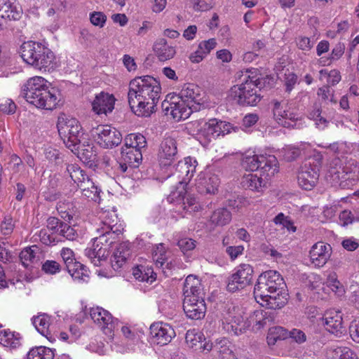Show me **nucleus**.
Returning a JSON list of instances; mask_svg holds the SVG:
<instances>
[{
    "mask_svg": "<svg viewBox=\"0 0 359 359\" xmlns=\"http://www.w3.org/2000/svg\"><path fill=\"white\" fill-rule=\"evenodd\" d=\"M345 45L343 43L339 42L332 49L331 55L327 60H330V62L339 60L343 55Z\"/></svg>",
    "mask_w": 359,
    "mask_h": 359,
    "instance_id": "nucleus-56",
    "label": "nucleus"
},
{
    "mask_svg": "<svg viewBox=\"0 0 359 359\" xmlns=\"http://www.w3.org/2000/svg\"><path fill=\"white\" fill-rule=\"evenodd\" d=\"M241 165L246 170L257 171L259 173L262 165L261 155L245 156L242 158Z\"/></svg>",
    "mask_w": 359,
    "mask_h": 359,
    "instance_id": "nucleus-42",
    "label": "nucleus"
},
{
    "mask_svg": "<svg viewBox=\"0 0 359 359\" xmlns=\"http://www.w3.org/2000/svg\"><path fill=\"white\" fill-rule=\"evenodd\" d=\"M349 334L354 341L359 343V321L351 323L349 327Z\"/></svg>",
    "mask_w": 359,
    "mask_h": 359,
    "instance_id": "nucleus-64",
    "label": "nucleus"
},
{
    "mask_svg": "<svg viewBox=\"0 0 359 359\" xmlns=\"http://www.w3.org/2000/svg\"><path fill=\"white\" fill-rule=\"evenodd\" d=\"M203 119L192 121L188 123V129L192 132L193 135H198L201 137L203 132V125L205 123Z\"/></svg>",
    "mask_w": 359,
    "mask_h": 359,
    "instance_id": "nucleus-50",
    "label": "nucleus"
},
{
    "mask_svg": "<svg viewBox=\"0 0 359 359\" xmlns=\"http://www.w3.org/2000/svg\"><path fill=\"white\" fill-rule=\"evenodd\" d=\"M90 20L93 25L103 27L107 21V15L102 12L94 11L90 14Z\"/></svg>",
    "mask_w": 359,
    "mask_h": 359,
    "instance_id": "nucleus-49",
    "label": "nucleus"
},
{
    "mask_svg": "<svg viewBox=\"0 0 359 359\" xmlns=\"http://www.w3.org/2000/svg\"><path fill=\"white\" fill-rule=\"evenodd\" d=\"M341 169V167L339 168ZM352 170L348 167L344 166L341 168V172L337 168H330L328 170L327 177L333 178V181L338 182L339 180H347L350 177L348 175L351 174Z\"/></svg>",
    "mask_w": 359,
    "mask_h": 359,
    "instance_id": "nucleus-43",
    "label": "nucleus"
},
{
    "mask_svg": "<svg viewBox=\"0 0 359 359\" xmlns=\"http://www.w3.org/2000/svg\"><path fill=\"white\" fill-rule=\"evenodd\" d=\"M115 101L116 99L113 95L101 92L95 96L92 102L93 110L97 114L110 113L114 108Z\"/></svg>",
    "mask_w": 359,
    "mask_h": 359,
    "instance_id": "nucleus-21",
    "label": "nucleus"
},
{
    "mask_svg": "<svg viewBox=\"0 0 359 359\" xmlns=\"http://www.w3.org/2000/svg\"><path fill=\"white\" fill-rule=\"evenodd\" d=\"M121 160L128 163V166L137 168L142 161V151L138 149H123L121 151Z\"/></svg>",
    "mask_w": 359,
    "mask_h": 359,
    "instance_id": "nucleus-31",
    "label": "nucleus"
},
{
    "mask_svg": "<svg viewBox=\"0 0 359 359\" xmlns=\"http://www.w3.org/2000/svg\"><path fill=\"white\" fill-rule=\"evenodd\" d=\"M283 107L279 102L275 101L273 103V118L276 120L277 123L283 127H290V123L288 121H283Z\"/></svg>",
    "mask_w": 359,
    "mask_h": 359,
    "instance_id": "nucleus-47",
    "label": "nucleus"
},
{
    "mask_svg": "<svg viewBox=\"0 0 359 359\" xmlns=\"http://www.w3.org/2000/svg\"><path fill=\"white\" fill-rule=\"evenodd\" d=\"M65 266L67 271L75 279L85 280V277L88 276L86 266L75 259L67 262V264Z\"/></svg>",
    "mask_w": 359,
    "mask_h": 359,
    "instance_id": "nucleus-36",
    "label": "nucleus"
},
{
    "mask_svg": "<svg viewBox=\"0 0 359 359\" xmlns=\"http://www.w3.org/2000/svg\"><path fill=\"white\" fill-rule=\"evenodd\" d=\"M185 182L179 181L175 189L170 192L169 197L172 200H180L183 201V209L189 212H196L203 209V207L199 204L194 197L187 194L186 187L184 185Z\"/></svg>",
    "mask_w": 359,
    "mask_h": 359,
    "instance_id": "nucleus-14",
    "label": "nucleus"
},
{
    "mask_svg": "<svg viewBox=\"0 0 359 359\" xmlns=\"http://www.w3.org/2000/svg\"><path fill=\"white\" fill-rule=\"evenodd\" d=\"M19 257L23 266L27 268L29 263L33 262L35 259V252L31 248H26L21 251Z\"/></svg>",
    "mask_w": 359,
    "mask_h": 359,
    "instance_id": "nucleus-48",
    "label": "nucleus"
},
{
    "mask_svg": "<svg viewBox=\"0 0 359 359\" xmlns=\"http://www.w3.org/2000/svg\"><path fill=\"white\" fill-rule=\"evenodd\" d=\"M266 312L264 311H255L248 318L244 317L240 313L229 312L222 320V328L231 335L238 336L245 333L252 324L259 330L264 327L269 318L266 316Z\"/></svg>",
    "mask_w": 359,
    "mask_h": 359,
    "instance_id": "nucleus-7",
    "label": "nucleus"
},
{
    "mask_svg": "<svg viewBox=\"0 0 359 359\" xmlns=\"http://www.w3.org/2000/svg\"><path fill=\"white\" fill-rule=\"evenodd\" d=\"M332 254V247L324 242L315 243L309 251V256L311 262L316 266H323Z\"/></svg>",
    "mask_w": 359,
    "mask_h": 359,
    "instance_id": "nucleus-19",
    "label": "nucleus"
},
{
    "mask_svg": "<svg viewBox=\"0 0 359 359\" xmlns=\"http://www.w3.org/2000/svg\"><path fill=\"white\" fill-rule=\"evenodd\" d=\"M79 187L82 191V194L87 198L93 201H98L100 199V189L95 185L94 182L89 178L84 183H81Z\"/></svg>",
    "mask_w": 359,
    "mask_h": 359,
    "instance_id": "nucleus-35",
    "label": "nucleus"
},
{
    "mask_svg": "<svg viewBox=\"0 0 359 359\" xmlns=\"http://www.w3.org/2000/svg\"><path fill=\"white\" fill-rule=\"evenodd\" d=\"M253 273V268L250 264H240L235 269V272L227 278V291L235 292L251 285Z\"/></svg>",
    "mask_w": 359,
    "mask_h": 359,
    "instance_id": "nucleus-11",
    "label": "nucleus"
},
{
    "mask_svg": "<svg viewBox=\"0 0 359 359\" xmlns=\"http://www.w3.org/2000/svg\"><path fill=\"white\" fill-rule=\"evenodd\" d=\"M161 93L160 82L154 77L136 76L129 83L128 100L130 109L139 116H150L156 111Z\"/></svg>",
    "mask_w": 359,
    "mask_h": 359,
    "instance_id": "nucleus-1",
    "label": "nucleus"
},
{
    "mask_svg": "<svg viewBox=\"0 0 359 359\" xmlns=\"http://www.w3.org/2000/svg\"><path fill=\"white\" fill-rule=\"evenodd\" d=\"M85 255L91 260L95 266L102 265V262L106 261L108 256L107 248L100 246L98 250L96 248H87L85 250Z\"/></svg>",
    "mask_w": 359,
    "mask_h": 359,
    "instance_id": "nucleus-37",
    "label": "nucleus"
},
{
    "mask_svg": "<svg viewBox=\"0 0 359 359\" xmlns=\"http://www.w3.org/2000/svg\"><path fill=\"white\" fill-rule=\"evenodd\" d=\"M61 167H65V172L67 173L78 186L80 185L81 183H84L89 179L85 171L81 170L78 164L64 163Z\"/></svg>",
    "mask_w": 359,
    "mask_h": 359,
    "instance_id": "nucleus-30",
    "label": "nucleus"
},
{
    "mask_svg": "<svg viewBox=\"0 0 359 359\" xmlns=\"http://www.w3.org/2000/svg\"><path fill=\"white\" fill-rule=\"evenodd\" d=\"M326 284L337 296H341L345 292L344 287L338 280L335 273H332L328 276Z\"/></svg>",
    "mask_w": 359,
    "mask_h": 359,
    "instance_id": "nucleus-44",
    "label": "nucleus"
},
{
    "mask_svg": "<svg viewBox=\"0 0 359 359\" xmlns=\"http://www.w3.org/2000/svg\"><path fill=\"white\" fill-rule=\"evenodd\" d=\"M0 111L6 114H13L16 111V105L10 99L0 100Z\"/></svg>",
    "mask_w": 359,
    "mask_h": 359,
    "instance_id": "nucleus-51",
    "label": "nucleus"
},
{
    "mask_svg": "<svg viewBox=\"0 0 359 359\" xmlns=\"http://www.w3.org/2000/svg\"><path fill=\"white\" fill-rule=\"evenodd\" d=\"M154 51L160 61H166L172 58L175 53L173 46L168 45L165 39H160L154 45Z\"/></svg>",
    "mask_w": 359,
    "mask_h": 359,
    "instance_id": "nucleus-29",
    "label": "nucleus"
},
{
    "mask_svg": "<svg viewBox=\"0 0 359 359\" xmlns=\"http://www.w3.org/2000/svg\"><path fill=\"white\" fill-rule=\"evenodd\" d=\"M201 91V88L198 86L194 83H187L184 84L177 96L193 107L195 111H197L200 110L201 104L203 102Z\"/></svg>",
    "mask_w": 359,
    "mask_h": 359,
    "instance_id": "nucleus-16",
    "label": "nucleus"
},
{
    "mask_svg": "<svg viewBox=\"0 0 359 359\" xmlns=\"http://www.w3.org/2000/svg\"><path fill=\"white\" fill-rule=\"evenodd\" d=\"M281 153L286 161L291 162L295 161L301 155V150L295 146H287L283 149Z\"/></svg>",
    "mask_w": 359,
    "mask_h": 359,
    "instance_id": "nucleus-46",
    "label": "nucleus"
},
{
    "mask_svg": "<svg viewBox=\"0 0 359 359\" xmlns=\"http://www.w3.org/2000/svg\"><path fill=\"white\" fill-rule=\"evenodd\" d=\"M60 265L55 261L47 260L42 266V269L47 273L54 274L60 271Z\"/></svg>",
    "mask_w": 359,
    "mask_h": 359,
    "instance_id": "nucleus-57",
    "label": "nucleus"
},
{
    "mask_svg": "<svg viewBox=\"0 0 359 359\" xmlns=\"http://www.w3.org/2000/svg\"><path fill=\"white\" fill-rule=\"evenodd\" d=\"M266 78H258L253 80L250 76L241 84L235 85L229 92V97L242 107L256 106L262 96L258 93L265 87Z\"/></svg>",
    "mask_w": 359,
    "mask_h": 359,
    "instance_id": "nucleus-6",
    "label": "nucleus"
},
{
    "mask_svg": "<svg viewBox=\"0 0 359 359\" xmlns=\"http://www.w3.org/2000/svg\"><path fill=\"white\" fill-rule=\"evenodd\" d=\"M319 178V168L311 166V163H305L300 168L297 180L299 185L305 190H311L317 184Z\"/></svg>",
    "mask_w": 359,
    "mask_h": 359,
    "instance_id": "nucleus-15",
    "label": "nucleus"
},
{
    "mask_svg": "<svg viewBox=\"0 0 359 359\" xmlns=\"http://www.w3.org/2000/svg\"><path fill=\"white\" fill-rule=\"evenodd\" d=\"M94 140L102 148L112 149L121 143L122 135L110 125H99L90 131Z\"/></svg>",
    "mask_w": 359,
    "mask_h": 359,
    "instance_id": "nucleus-10",
    "label": "nucleus"
},
{
    "mask_svg": "<svg viewBox=\"0 0 359 359\" xmlns=\"http://www.w3.org/2000/svg\"><path fill=\"white\" fill-rule=\"evenodd\" d=\"M13 229L14 224L13 218L10 215L6 216L1 224V231L4 235H9L13 232Z\"/></svg>",
    "mask_w": 359,
    "mask_h": 359,
    "instance_id": "nucleus-58",
    "label": "nucleus"
},
{
    "mask_svg": "<svg viewBox=\"0 0 359 359\" xmlns=\"http://www.w3.org/2000/svg\"><path fill=\"white\" fill-rule=\"evenodd\" d=\"M177 163L175 164V170L182 175H184L181 181L185 182L184 185L187 186L188 181L192 177L196 167L189 164L187 161L183 162L180 160H177Z\"/></svg>",
    "mask_w": 359,
    "mask_h": 359,
    "instance_id": "nucleus-41",
    "label": "nucleus"
},
{
    "mask_svg": "<svg viewBox=\"0 0 359 359\" xmlns=\"http://www.w3.org/2000/svg\"><path fill=\"white\" fill-rule=\"evenodd\" d=\"M286 284L276 271L269 270L261 273L254 288V296L261 305L270 309L283 307L288 299Z\"/></svg>",
    "mask_w": 359,
    "mask_h": 359,
    "instance_id": "nucleus-2",
    "label": "nucleus"
},
{
    "mask_svg": "<svg viewBox=\"0 0 359 359\" xmlns=\"http://www.w3.org/2000/svg\"><path fill=\"white\" fill-rule=\"evenodd\" d=\"M90 316L94 323L100 327L106 335L113 336V332L118 325V321L117 319L113 318L108 311L99 306L91 308Z\"/></svg>",
    "mask_w": 359,
    "mask_h": 359,
    "instance_id": "nucleus-13",
    "label": "nucleus"
},
{
    "mask_svg": "<svg viewBox=\"0 0 359 359\" xmlns=\"http://www.w3.org/2000/svg\"><path fill=\"white\" fill-rule=\"evenodd\" d=\"M195 241L191 238H182L178 241L177 245L183 253L192 250L195 248Z\"/></svg>",
    "mask_w": 359,
    "mask_h": 359,
    "instance_id": "nucleus-54",
    "label": "nucleus"
},
{
    "mask_svg": "<svg viewBox=\"0 0 359 359\" xmlns=\"http://www.w3.org/2000/svg\"><path fill=\"white\" fill-rule=\"evenodd\" d=\"M243 250L244 248L242 245L229 246L226 249V252L230 257L231 260H234L243 253Z\"/></svg>",
    "mask_w": 359,
    "mask_h": 359,
    "instance_id": "nucleus-61",
    "label": "nucleus"
},
{
    "mask_svg": "<svg viewBox=\"0 0 359 359\" xmlns=\"http://www.w3.org/2000/svg\"><path fill=\"white\" fill-rule=\"evenodd\" d=\"M214 351H216L222 359H237L231 348V345L227 339H224L214 345Z\"/></svg>",
    "mask_w": 359,
    "mask_h": 359,
    "instance_id": "nucleus-38",
    "label": "nucleus"
},
{
    "mask_svg": "<svg viewBox=\"0 0 359 359\" xmlns=\"http://www.w3.org/2000/svg\"><path fill=\"white\" fill-rule=\"evenodd\" d=\"M41 76L29 79L22 86L20 95L38 108L53 110L57 104L59 95L57 89L49 88Z\"/></svg>",
    "mask_w": 359,
    "mask_h": 359,
    "instance_id": "nucleus-3",
    "label": "nucleus"
},
{
    "mask_svg": "<svg viewBox=\"0 0 359 359\" xmlns=\"http://www.w3.org/2000/svg\"><path fill=\"white\" fill-rule=\"evenodd\" d=\"M220 180L217 175L201 176L196 181V189L201 194H215L217 191Z\"/></svg>",
    "mask_w": 359,
    "mask_h": 359,
    "instance_id": "nucleus-22",
    "label": "nucleus"
},
{
    "mask_svg": "<svg viewBox=\"0 0 359 359\" xmlns=\"http://www.w3.org/2000/svg\"><path fill=\"white\" fill-rule=\"evenodd\" d=\"M231 213L226 208H219L211 215L210 222L215 226H223L231 221Z\"/></svg>",
    "mask_w": 359,
    "mask_h": 359,
    "instance_id": "nucleus-33",
    "label": "nucleus"
},
{
    "mask_svg": "<svg viewBox=\"0 0 359 359\" xmlns=\"http://www.w3.org/2000/svg\"><path fill=\"white\" fill-rule=\"evenodd\" d=\"M297 76L294 73H289L285 74V85L287 92L290 93L292 90L294 86L297 83Z\"/></svg>",
    "mask_w": 359,
    "mask_h": 359,
    "instance_id": "nucleus-62",
    "label": "nucleus"
},
{
    "mask_svg": "<svg viewBox=\"0 0 359 359\" xmlns=\"http://www.w3.org/2000/svg\"><path fill=\"white\" fill-rule=\"evenodd\" d=\"M290 335L288 337L294 339L297 344H302L306 341V334L301 330L293 329L291 331H288Z\"/></svg>",
    "mask_w": 359,
    "mask_h": 359,
    "instance_id": "nucleus-59",
    "label": "nucleus"
},
{
    "mask_svg": "<svg viewBox=\"0 0 359 359\" xmlns=\"http://www.w3.org/2000/svg\"><path fill=\"white\" fill-rule=\"evenodd\" d=\"M133 274L140 281L153 283L156 278L152 266L140 265L133 269Z\"/></svg>",
    "mask_w": 359,
    "mask_h": 359,
    "instance_id": "nucleus-34",
    "label": "nucleus"
},
{
    "mask_svg": "<svg viewBox=\"0 0 359 359\" xmlns=\"http://www.w3.org/2000/svg\"><path fill=\"white\" fill-rule=\"evenodd\" d=\"M114 219L107 218V217L104 218L103 223V226L100 229V235L98 237L95 238V242L101 245V246L107 248L112 243L115 236V231L114 228L116 226L117 222V217L114 215ZM100 231V230H98Z\"/></svg>",
    "mask_w": 359,
    "mask_h": 359,
    "instance_id": "nucleus-20",
    "label": "nucleus"
},
{
    "mask_svg": "<svg viewBox=\"0 0 359 359\" xmlns=\"http://www.w3.org/2000/svg\"><path fill=\"white\" fill-rule=\"evenodd\" d=\"M183 293V309L187 316L193 320L203 318L206 305L199 280L192 275L188 276L184 283Z\"/></svg>",
    "mask_w": 359,
    "mask_h": 359,
    "instance_id": "nucleus-4",
    "label": "nucleus"
},
{
    "mask_svg": "<svg viewBox=\"0 0 359 359\" xmlns=\"http://www.w3.org/2000/svg\"><path fill=\"white\" fill-rule=\"evenodd\" d=\"M157 158L161 167L170 166L179 159L177 142L174 137L167 136L162 140L158 147Z\"/></svg>",
    "mask_w": 359,
    "mask_h": 359,
    "instance_id": "nucleus-12",
    "label": "nucleus"
},
{
    "mask_svg": "<svg viewBox=\"0 0 359 359\" xmlns=\"http://www.w3.org/2000/svg\"><path fill=\"white\" fill-rule=\"evenodd\" d=\"M147 142L145 137L140 133H130L124 138L123 149H138L142 151L147 147Z\"/></svg>",
    "mask_w": 359,
    "mask_h": 359,
    "instance_id": "nucleus-32",
    "label": "nucleus"
},
{
    "mask_svg": "<svg viewBox=\"0 0 359 359\" xmlns=\"http://www.w3.org/2000/svg\"><path fill=\"white\" fill-rule=\"evenodd\" d=\"M213 124L214 121H212V119L208 122H205L203 125V129L201 137H203L208 141H211L212 139L216 138V135L213 133Z\"/></svg>",
    "mask_w": 359,
    "mask_h": 359,
    "instance_id": "nucleus-52",
    "label": "nucleus"
},
{
    "mask_svg": "<svg viewBox=\"0 0 359 359\" xmlns=\"http://www.w3.org/2000/svg\"><path fill=\"white\" fill-rule=\"evenodd\" d=\"M259 120V116L256 114H248L243 118V126L245 128H250L254 126Z\"/></svg>",
    "mask_w": 359,
    "mask_h": 359,
    "instance_id": "nucleus-63",
    "label": "nucleus"
},
{
    "mask_svg": "<svg viewBox=\"0 0 359 359\" xmlns=\"http://www.w3.org/2000/svg\"><path fill=\"white\" fill-rule=\"evenodd\" d=\"M82 142L76 145V149H70V150L77 155L78 158H80L85 164L89 168L96 166L97 159V153L95 150V147L92 144H90L87 139L81 141Z\"/></svg>",
    "mask_w": 359,
    "mask_h": 359,
    "instance_id": "nucleus-17",
    "label": "nucleus"
},
{
    "mask_svg": "<svg viewBox=\"0 0 359 359\" xmlns=\"http://www.w3.org/2000/svg\"><path fill=\"white\" fill-rule=\"evenodd\" d=\"M1 18L9 20H18L21 18L22 11L11 0H0Z\"/></svg>",
    "mask_w": 359,
    "mask_h": 359,
    "instance_id": "nucleus-27",
    "label": "nucleus"
},
{
    "mask_svg": "<svg viewBox=\"0 0 359 359\" xmlns=\"http://www.w3.org/2000/svg\"><path fill=\"white\" fill-rule=\"evenodd\" d=\"M46 227L51 233H48L46 229H41L39 234L41 243L46 245H55L61 241L55 235L69 241H74L78 236L76 231L72 226L55 217H49L47 219Z\"/></svg>",
    "mask_w": 359,
    "mask_h": 359,
    "instance_id": "nucleus-9",
    "label": "nucleus"
},
{
    "mask_svg": "<svg viewBox=\"0 0 359 359\" xmlns=\"http://www.w3.org/2000/svg\"><path fill=\"white\" fill-rule=\"evenodd\" d=\"M325 320L326 330L329 332L336 336H340L346 332V329L343 326L342 316L340 312L327 313Z\"/></svg>",
    "mask_w": 359,
    "mask_h": 359,
    "instance_id": "nucleus-24",
    "label": "nucleus"
},
{
    "mask_svg": "<svg viewBox=\"0 0 359 359\" xmlns=\"http://www.w3.org/2000/svg\"><path fill=\"white\" fill-rule=\"evenodd\" d=\"M57 128L60 136L69 149H76V145L86 139L79 122L65 113H61L58 116Z\"/></svg>",
    "mask_w": 359,
    "mask_h": 359,
    "instance_id": "nucleus-8",
    "label": "nucleus"
},
{
    "mask_svg": "<svg viewBox=\"0 0 359 359\" xmlns=\"http://www.w3.org/2000/svg\"><path fill=\"white\" fill-rule=\"evenodd\" d=\"M171 107L170 114L176 121L185 120L195 111L193 107L187 104L185 101L179 98Z\"/></svg>",
    "mask_w": 359,
    "mask_h": 359,
    "instance_id": "nucleus-28",
    "label": "nucleus"
},
{
    "mask_svg": "<svg viewBox=\"0 0 359 359\" xmlns=\"http://www.w3.org/2000/svg\"><path fill=\"white\" fill-rule=\"evenodd\" d=\"M262 165L259 168V174L262 175L268 181L278 172V161L273 155H261Z\"/></svg>",
    "mask_w": 359,
    "mask_h": 359,
    "instance_id": "nucleus-25",
    "label": "nucleus"
},
{
    "mask_svg": "<svg viewBox=\"0 0 359 359\" xmlns=\"http://www.w3.org/2000/svg\"><path fill=\"white\" fill-rule=\"evenodd\" d=\"M153 254L158 257L156 259V265L158 267L164 269L163 266L166 260V248L164 243L155 245L153 248Z\"/></svg>",
    "mask_w": 359,
    "mask_h": 359,
    "instance_id": "nucleus-45",
    "label": "nucleus"
},
{
    "mask_svg": "<svg viewBox=\"0 0 359 359\" xmlns=\"http://www.w3.org/2000/svg\"><path fill=\"white\" fill-rule=\"evenodd\" d=\"M23 60L35 69L50 72L55 67V57L53 51L41 43L29 41L20 46Z\"/></svg>",
    "mask_w": 359,
    "mask_h": 359,
    "instance_id": "nucleus-5",
    "label": "nucleus"
},
{
    "mask_svg": "<svg viewBox=\"0 0 359 359\" xmlns=\"http://www.w3.org/2000/svg\"><path fill=\"white\" fill-rule=\"evenodd\" d=\"M269 332L278 340L285 339L288 338V336L290 335L287 330L280 326L271 327L269 328Z\"/></svg>",
    "mask_w": 359,
    "mask_h": 359,
    "instance_id": "nucleus-55",
    "label": "nucleus"
},
{
    "mask_svg": "<svg viewBox=\"0 0 359 359\" xmlns=\"http://www.w3.org/2000/svg\"><path fill=\"white\" fill-rule=\"evenodd\" d=\"M216 39L212 38L207 41H201L198 45V48L201 50V52L206 56L208 54L210 53L212 50H213L216 47Z\"/></svg>",
    "mask_w": 359,
    "mask_h": 359,
    "instance_id": "nucleus-53",
    "label": "nucleus"
},
{
    "mask_svg": "<svg viewBox=\"0 0 359 359\" xmlns=\"http://www.w3.org/2000/svg\"><path fill=\"white\" fill-rule=\"evenodd\" d=\"M268 182L269 181L262 175L257 172L244 175L241 184L246 189L262 192L266 187Z\"/></svg>",
    "mask_w": 359,
    "mask_h": 359,
    "instance_id": "nucleus-23",
    "label": "nucleus"
},
{
    "mask_svg": "<svg viewBox=\"0 0 359 359\" xmlns=\"http://www.w3.org/2000/svg\"><path fill=\"white\" fill-rule=\"evenodd\" d=\"M150 334L154 343L164 346L170 342L175 332L169 325L157 323L151 325Z\"/></svg>",
    "mask_w": 359,
    "mask_h": 359,
    "instance_id": "nucleus-18",
    "label": "nucleus"
},
{
    "mask_svg": "<svg viewBox=\"0 0 359 359\" xmlns=\"http://www.w3.org/2000/svg\"><path fill=\"white\" fill-rule=\"evenodd\" d=\"M32 324L36 330L43 336L48 334L50 326V317L46 313L39 314L32 318Z\"/></svg>",
    "mask_w": 359,
    "mask_h": 359,
    "instance_id": "nucleus-39",
    "label": "nucleus"
},
{
    "mask_svg": "<svg viewBox=\"0 0 359 359\" xmlns=\"http://www.w3.org/2000/svg\"><path fill=\"white\" fill-rule=\"evenodd\" d=\"M130 255L129 245L126 243H120L111 257V265L114 270L117 271L121 269Z\"/></svg>",
    "mask_w": 359,
    "mask_h": 359,
    "instance_id": "nucleus-26",
    "label": "nucleus"
},
{
    "mask_svg": "<svg viewBox=\"0 0 359 359\" xmlns=\"http://www.w3.org/2000/svg\"><path fill=\"white\" fill-rule=\"evenodd\" d=\"M54 353L50 348L37 346L32 348L27 354V359H53Z\"/></svg>",
    "mask_w": 359,
    "mask_h": 359,
    "instance_id": "nucleus-40",
    "label": "nucleus"
},
{
    "mask_svg": "<svg viewBox=\"0 0 359 359\" xmlns=\"http://www.w3.org/2000/svg\"><path fill=\"white\" fill-rule=\"evenodd\" d=\"M180 97L177 96V94H168L162 102L161 107L163 110L166 111V114H168L169 111H171V107L173 106L172 102H175Z\"/></svg>",
    "mask_w": 359,
    "mask_h": 359,
    "instance_id": "nucleus-60",
    "label": "nucleus"
}]
</instances>
